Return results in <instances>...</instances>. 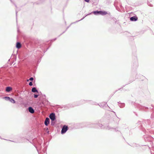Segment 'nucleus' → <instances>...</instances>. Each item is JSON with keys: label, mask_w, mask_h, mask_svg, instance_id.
<instances>
[{"label": "nucleus", "mask_w": 154, "mask_h": 154, "mask_svg": "<svg viewBox=\"0 0 154 154\" xmlns=\"http://www.w3.org/2000/svg\"><path fill=\"white\" fill-rule=\"evenodd\" d=\"M67 130V126H63L61 130V133L63 134L65 133Z\"/></svg>", "instance_id": "f257e3e1"}, {"label": "nucleus", "mask_w": 154, "mask_h": 154, "mask_svg": "<svg viewBox=\"0 0 154 154\" xmlns=\"http://www.w3.org/2000/svg\"><path fill=\"white\" fill-rule=\"evenodd\" d=\"M50 118L52 121H54L55 119V115L54 113H51L50 115Z\"/></svg>", "instance_id": "f03ea898"}, {"label": "nucleus", "mask_w": 154, "mask_h": 154, "mask_svg": "<svg viewBox=\"0 0 154 154\" xmlns=\"http://www.w3.org/2000/svg\"><path fill=\"white\" fill-rule=\"evenodd\" d=\"M94 13L95 14H100L102 15H105L107 14V13L105 12H103L101 11H94Z\"/></svg>", "instance_id": "7ed1b4c3"}, {"label": "nucleus", "mask_w": 154, "mask_h": 154, "mask_svg": "<svg viewBox=\"0 0 154 154\" xmlns=\"http://www.w3.org/2000/svg\"><path fill=\"white\" fill-rule=\"evenodd\" d=\"M138 19V18L137 16H134L130 18V20L132 21H135Z\"/></svg>", "instance_id": "20e7f679"}, {"label": "nucleus", "mask_w": 154, "mask_h": 154, "mask_svg": "<svg viewBox=\"0 0 154 154\" xmlns=\"http://www.w3.org/2000/svg\"><path fill=\"white\" fill-rule=\"evenodd\" d=\"M49 119L48 118H46L45 122V125H48L49 124Z\"/></svg>", "instance_id": "39448f33"}, {"label": "nucleus", "mask_w": 154, "mask_h": 154, "mask_svg": "<svg viewBox=\"0 0 154 154\" xmlns=\"http://www.w3.org/2000/svg\"><path fill=\"white\" fill-rule=\"evenodd\" d=\"M21 47V45L20 42H17L16 44V47L18 49L20 48Z\"/></svg>", "instance_id": "423d86ee"}, {"label": "nucleus", "mask_w": 154, "mask_h": 154, "mask_svg": "<svg viewBox=\"0 0 154 154\" xmlns=\"http://www.w3.org/2000/svg\"><path fill=\"white\" fill-rule=\"evenodd\" d=\"M29 112L32 113H34V109L31 107H29Z\"/></svg>", "instance_id": "0eeeda50"}, {"label": "nucleus", "mask_w": 154, "mask_h": 154, "mask_svg": "<svg viewBox=\"0 0 154 154\" xmlns=\"http://www.w3.org/2000/svg\"><path fill=\"white\" fill-rule=\"evenodd\" d=\"M5 98H8V100H9L10 101L13 103H15V100L12 98L10 99V98L9 97H6Z\"/></svg>", "instance_id": "6e6552de"}, {"label": "nucleus", "mask_w": 154, "mask_h": 154, "mask_svg": "<svg viewBox=\"0 0 154 154\" xmlns=\"http://www.w3.org/2000/svg\"><path fill=\"white\" fill-rule=\"evenodd\" d=\"M12 90L11 88L10 87H6V91L7 92H9Z\"/></svg>", "instance_id": "1a4fd4ad"}, {"label": "nucleus", "mask_w": 154, "mask_h": 154, "mask_svg": "<svg viewBox=\"0 0 154 154\" xmlns=\"http://www.w3.org/2000/svg\"><path fill=\"white\" fill-rule=\"evenodd\" d=\"M32 91L33 92H38L37 90L35 88H33L32 89Z\"/></svg>", "instance_id": "9d476101"}, {"label": "nucleus", "mask_w": 154, "mask_h": 154, "mask_svg": "<svg viewBox=\"0 0 154 154\" xmlns=\"http://www.w3.org/2000/svg\"><path fill=\"white\" fill-rule=\"evenodd\" d=\"M29 85L30 86H32V82H29Z\"/></svg>", "instance_id": "9b49d317"}, {"label": "nucleus", "mask_w": 154, "mask_h": 154, "mask_svg": "<svg viewBox=\"0 0 154 154\" xmlns=\"http://www.w3.org/2000/svg\"><path fill=\"white\" fill-rule=\"evenodd\" d=\"M48 128H47L46 129V131H46L47 133H49V131H48Z\"/></svg>", "instance_id": "f8f14e48"}, {"label": "nucleus", "mask_w": 154, "mask_h": 154, "mask_svg": "<svg viewBox=\"0 0 154 154\" xmlns=\"http://www.w3.org/2000/svg\"><path fill=\"white\" fill-rule=\"evenodd\" d=\"M33 79L32 77H31V78H30L29 80H30V81H32L33 80Z\"/></svg>", "instance_id": "ddd939ff"}, {"label": "nucleus", "mask_w": 154, "mask_h": 154, "mask_svg": "<svg viewBox=\"0 0 154 154\" xmlns=\"http://www.w3.org/2000/svg\"><path fill=\"white\" fill-rule=\"evenodd\" d=\"M38 95H34V97L35 98H37L38 97Z\"/></svg>", "instance_id": "4468645a"}, {"label": "nucleus", "mask_w": 154, "mask_h": 154, "mask_svg": "<svg viewBox=\"0 0 154 154\" xmlns=\"http://www.w3.org/2000/svg\"><path fill=\"white\" fill-rule=\"evenodd\" d=\"M85 1L87 2H89L90 1V0H84Z\"/></svg>", "instance_id": "2eb2a0df"}]
</instances>
